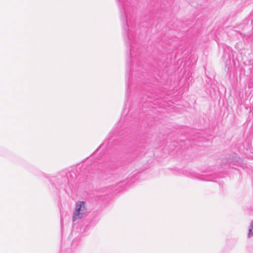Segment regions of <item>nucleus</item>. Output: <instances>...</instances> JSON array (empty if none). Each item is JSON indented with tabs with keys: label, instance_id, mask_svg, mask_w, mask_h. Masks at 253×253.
<instances>
[{
	"label": "nucleus",
	"instance_id": "1",
	"mask_svg": "<svg viewBox=\"0 0 253 253\" xmlns=\"http://www.w3.org/2000/svg\"><path fill=\"white\" fill-rule=\"evenodd\" d=\"M118 4L121 13V19L123 29V36L126 45L128 48L131 47L130 42H133V33L131 22L128 19L129 9L133 4L132 0H118Z\"/></svg>",
	"mask_w": 253,
	"mask_h": 253
},
{
	"label": "nucleus",
	"instance_id": "2",
	"mask_svg": "<svg viewBox=\"0 0 253 253\" xmlns=\"http://www.w3.org/2000/svg\"><path fill=\"white\" fill-rule=\"evenodd\" d=\"M128 54L132 58L130 73H131L132 76H137L139 77V75H142L147 71L148 65L140 54L139 49H135L134 47L132 49L131 47L128 48Z\"/></svg>",
	"mask_w": 253,
	"mask_h": 253
},
{
	"label": "nucleus",
	"instance_id": "3",
	"mask_svg": "<svg viewBox=\"0 0 253 253\" xmlns=\"http://www.w3.org/2000/svg\"><path fill=\"white\" fill-rule=\"evenodd\" d=\"M86 203L84 201H78L75 204V209L73 213L72 221H79L86 213Z\"/></svg>",
	"mask_w": 253,
	"mask_h": 253
},
{
	"label": "nucleus",
	"instance_id": "4",
	"mask_svg": "<svg viewBox=\"0 0 253 253\" xmlns=\"http://www.w3.org/2000/svg\"><path fill=\"white\" fill-rule=\"evenodd\" d=\"M239 28L242 30L240 35H243V37L248 39L253 33V19L247 18L239 25Z\"/></svg>",
	"mask_w": 253,
	"mask_h": 253
},
{
	"label": "nucleus",
	"instance_id": "5",
	"mask_svg": "<svg viewBox=\"0 0 253 253\" xmlns=\"http://www.w3.org/2000/svg\"><path fill=\"white\" fill-rule=\"evenodd\" d=\"M223 54L222 56L223 61L225 63V66L227 68L228 71L231 70L233 67L236 66V64L233 59L231 60L232 51L231 48L226 45H223Z\"/></svg>",
	"mask_w": 253,
	"mask_h": 253
},
{
	"label": "nucleus",
	"instance_id": "6",
	"mask_svg": "<svg viewBox=\"0 0 253 253\" xmlns=\"http://www.w3.org/2000/svg\"><path fill=\"white\" fill-rule=\"evenodd\" d=\"M191 61L189 60H188L186 62H185L184 64L182 65V62L181 60H178L177 64L180 63V66H182V68L183 71L182 72H183V78H184L185 79H189L190 77H192L191 75L192 73H190V69L191 67H190V65L191 64ZM179 68H180V67H179Z\"/></svg>",
	"mask_w": 253,
	"mask_h": 253
},
{
	"label": "nucleus",
	"instance_id": "7",
	"mask_svg": "<svg viewBox=\"0 0 253 253\" xmlns=\"http://www.w3.org/2000/svg\"><path fill=\"white\" fill-rule=\"evenodd\" d=\"M250 59L248 60H244V58H243L244 60V64H245V69L247 70H251L250 71L249 73H252L253 74V54L249 55Z\"/></svg>",
	"mask_w": 253,
	"mask_h": 253
},
{
	"label": "nucleus",
	"instance_id": "8",
	"mask_svg": "<svg viewBox=\"0 0 253 253\" xmlns=\"http://www.w3.org/2000/svg\"><path fill=\"white\" fill-rule=\"evenodd\" d=\"M253 236V221L250 222L248 227V238H251Z\"/></svg>",
	"mask_w": 253,
	"mask_h": 253
},
{
	"label": "nucleus",
	"instance_id": "9",
	"mask_svg": "<svg viewBox=\"0 0 253 253\" xmlns=\"http://www.w3.org/2000/svg\"><path fill=\"white\" fill-rule=\"evenodd\" d=\"M191 67H191H192V66H191V67ZM191 69H192L191 68L190 71L191 70Z\"/></svg>",
	"mask_w": 253,
	"mask_h": 253
}]
</instances>
